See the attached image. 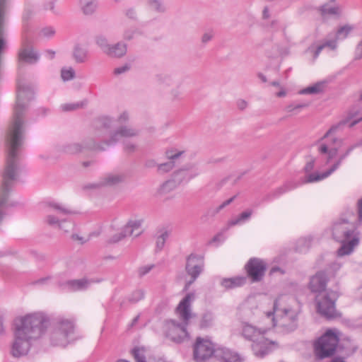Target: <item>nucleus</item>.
Masks as SVG:
<instances>
[{"mask_svg":"<svg viewBox=\"0 0 362 362\" xmlns=\"http://www.w3.org/2000/svg\"><path fill=\"white\" fill-rule=\"evenodd\" d=\"M124 151L128 153H134L136 149V145L131 141H123Z\"/></svg>","mask_w":362,"mask_h":362,"instance_id":"obj_51","label":"nucleus"},{"mask_svg":"<svg viewBox=\"0 0 362 362\" xmlns=\"http://www.w3.org/2000/svg\"><path fill=\"white\" fill-rule=\"evenodd\" d=\"M184 151H177V149L170 148L165 151L166 157L171 160L176 161L182 154Z\"/></svg>","mask_w":362,"mask_h":362,"instance_id":"obj_44","label":"nucleus"},{"mask_svg":"<svg viewBox=\"0 0 362 362\" xmlns=\"http://www.w3.org/2000/svg\"><path fill=\"white\" fill-rule=\"evenodd\" d=\"M86 150L105 151V148L102 144L97 143L93 137H88L81 143L71 142L66 144L62 146V151L71 155L79 153Z\"/></svg>","mask_w":362,"mask_h":362,"instance_id":"obj_10","label":"nucleus"},{"mask_svg":"<svg viewBox=\"0 0 362 362\" xmlns=\"http://www.w3.org/2000/svg\"><path fill=\"white\" fill-rule=\"evenodd\" d=\"M148 3L151 9L163 13L165 8L163 3L160 0H148Z\"/></svg>","mask_w":362,"mask_h":362,"instance_id":"obj_46","label":"nucleus"},{"mask_svg":"<svg viewBox=\"0 0 362 362\" xmlns=\"http://www.w3.org/2000/svg\"><path fill=\"white\" fill-rule=\"evenodd\" d=\"M100 280L88 279L83 278L81 279H74L66 281L60 285L62 289L68 291H78L86 290L91 284L100 282Z\"/></svg>","mask_w":362,"mask_h":362,"instance_id":"obj_20","label":"nucleus"},{"mask_svg":"<svg viewBox=\"0 0 362 362\" xmlns=\"http://www.w3.org/2000/svg\"><path fill=\"white\" fill-rule=\"evenodd\" d=\"M199 175L198 168L194 163H189L185 165L182 168L175 170L172 174V177L178 185L182 183H187L192 179L196 177Z\"/></svg>","mask_w":362,"mask_h":362,"instance_id":"obj_13","label":"nucleus"},{"mask_svg":"<svg viewBox=\"0 0 362 362\" xmlns=\"http://www.w3.org/2000/svg\"><path fill=\"white\" fill-rule=\"evenodd\" d=\"M49 324V319L43 313L28 314L15 319L13 333L35 341L45 334Z\"/></svg>","mask_w":362,"mask_h":362,"instance_id":"obj_2","label":"nucleus"},{"mask_svg":"<svg viewBox=\"0 0 362 362\" xmlns=\"http://www.w3.org/2000/svg\"><path fill=\"white\" fill-rule=\"evenodd\" d=\"M346 122L342 121L340 123H339L337 125L332 126L324 135V136L321 139V141L327 139L330 134H332L333 132H334L337 129H338L341 126L345 125Z\"/></svg>","mask_w":362,"mask_h":362,"instance_id":"obj_52","label":"nucleus"},{"mask_svg":"<svg viewBox=\"0 0 362 362\" xmlns=\"http://www.w3.org/2000/svg\"><path fill=\"white\" fill-rule=\"evenodd\" d=\"M144 166L147 168H153L156 166L158 167V164L156 163V160L153 159H148L144 163Z\"/></svg>","mask_w":362,"mask_h":362,"instance_id":"obj_63","label":"nucleus"},{"mask_svg":"<svg viewBox=\"0 0 362 362\" xmlns=\"http://www.w3.org/2000/svg\"><path fill=\"white\" fill-rule=\"evenodd\" d=\"M247 276L252 282H259L263 279L267 271V264L262 259L252 257L245 266Z\"/></svg>","mask_w":362,"mask_h":362,"instance_id":"obj_12","label":"nucleus"},{"mask_svg":"<svg viewBox=\"0 0 362 362\" xmlns=\"http://www.w3.org/2000/svg\"><path fill=\"white\" fill-rule=\"evenodd\" d=\"M136 362H146L144 348L135 347L132 351Z\"/></svg>","mask_w":362,"mask_h":362,"instance_id":"obj_42","label":"nucleus"},{"mask_svg":"<svg viewBox=\"0 0 362 362\" xmlns=\"http://www.w3.org/2000/svg\"><path fill=\"white\" fill-rule=\"evenodd\" d=\"M265 332V329L262 330L246 322L243 324L242 335L247 340L252 342L259 340V338H262Z\"/></svg>","mask_w":362,"mask_h":362,"instance_id":"obj_21","label":"nucleus"},{"mask_svg":"<svg viewBox=\"0 0 362 362\" xmlns=\"http://www.w3.org/2000/svg\"><path fill=\"white\" fill-rule=\"evenodd\" d=\"M339 143L341 144L342 143L341 139H338L337 138H332L330 142L328 143H322L320 144L318 151L322 154H327V163L329 162L332 158H333L337 153L338 149L336 147H332V144Z\"/></svg>","mask_w":362,"mask_h":362,"instance_id":"obj_24","label":"nucleus"},{"mask_svg":"<svg viewBox=\"0 0 362 362\" xmlns=\"http://www.w3.org/2000/svg\"><path fill=\"white\" fill-rule=\"evenodd\" d=\"M73 57L78 63H83L88 57V50L79 45L74 47Z\"/></svg>","mask_w":362,"mask_h":362,"instance_id":"obj_30","label":"nucleus"},{"mask_svg":"<svg viewBox=\"0 0 362 362\" xmlns=\"http://www.w3.org/2000/svg\"><path fill=\"white\" fill-rule=\"evenodd\" d=\"M214 321V314L211 312L207 311L202 315L199 326L202 329L209 328L213 325Z\"/></svg>","mask_w":362,"mask_h":362,"instance_id":"obj_33","label":"nucleus"},{"mask_svg":"<svg viewBox=\"0 0 362 362\" xmlns=\"http://www.w3.org/2000/svg\"><path fill=\"white\" fill-rule=\"evenodd\" d=\"M247 282L246 276H235L232 278H224L221 281V285L226 289H233L245 285Z\"/></svg>","mask_w":362,"mask_h":362,"instance_id":"obj_27","label":"nucleus"},{"mask_svg":"<svg viewBox=\"0 0 362 362\" xmlns=\"http://www.w3.org/2000/svg\"><path fill=\"white\" fill-rule=\"evenodd\" d=\"M61 76L64 81H69L74 78L75 71L72 68L69 69H62Z\"/></svg>","mask_w":362,"mask_h":362,"instance_id":"obj_50","label":"nucleus"},{"mask_svg":"<svg viewBox=\"0 0 362 362\" xmlns=\"http://www.w3.org/2000/svg\"><path fill=\"white\" fill-rule=\"evenodd\" d=\"M141 220H130L122 229L121 233L124 235V238L127 236L134 235L138 237L141 235V231L139 230L141 226Z\"/></svg>","mask_w":362,"mask_h":362,"instance_id":"obj_25","label":"nucleus"},{"mask_svg":"<svg viewBox=\"0 0 362 362\" xmlns=\"http://www.w3.org/2000/svg\"><path fill=\"white\" fill-rule=\"evenodd\" d=\"M127 52V45L122 42H119L115 45H110L105 54L111 58L119 59L123 57Z\"/></svg>","mask_w":362,"mask_h":362,"instance_id":"obj_26","label":"nucleus"},{"mask_svg":"<svg viewBox=\"0 0 362 362\" xmlns=\"http://www.w3.org/2000/svg\"><path fill=\"white\" fill-rule=\"evenodd\" d=\"M216 349L214 344L208 339L197 337L193 346L194 359L197 362H205L211 356L216 358Z\"/></svg>","mask_w":362,"mask_h":362,"instance_id":"obj_8","label":"nucleus"},{"mask_svg":"<svg viewBox=\"0 0 362 362\" xmlns=\"http://www.w3.org/2000/svg\"><path fill=\"white\" fill-rule=\"evenodd\" d=\"M325 83L317 82L313 86L307 87L300 91V94H317L322 93L324 90Z\"/></svg>","mask_w":362,"mask_h":362,"instance_id":"obj_34","label":"nucleus"},{"mask_svg":"<svg viewBox=\"0 0 362 362\" xmlns=\"http://www.w3.org/2000/svg\"><path fill=\"white\" fill-rule=\"evenodd\" d=\"M40 59L39 53L34 49L32 40L26 35L23 37L21 48L18 53L19 62L35 64Z\"/></svg>","mask_w":362,"mask_h":362,"instance_id":"obj_11","label":"nucleus"},{"mask_svg":"<svg viewBox=\"0 0 362 362\" xmlns=\"http://www.w3.org/2000/svg\"><path fill=\"white\" fill-rule=\"evenodd\" d=\"M14 340L11 346V354L14 358L25 356L29 352L33 340L13 333Z\"/></svg>","mask_w":362,"mask_h":362,"instance_id":"obj_14","label":"nucleus"},{"mask_svg":"<svg viewBox=\"0 0 362 362\" xmlns=\"http://www.w3.org/2000/svg\"><path fill=\"white\" fill-rule=\"evenodd\" d=\"M144 298L143 290H136L128 297V300L132 303H136Z\"/></svg>","mask_w":362,"mask_h":362,"instance_id":"obj_43","label":"nucleus"},{"mask_svg":"<svg viewBox=\"0 0 362 362\" xmlns=\"http://www.w3.org/2000/svg\"><path fill=\"white\" fill-rule=\"evenodd\" d=\"M325 49V47L323 45V44L322 43L321 45H319L316 47H315L314 45H311L308 48V52H313V59H316L320 54L321 53L322 50Z\"/></svg>","mask_w":362,"mask_h":362,"instance_id":"obj_49","label":"nucleus"},{"mask_svg":"<svg viewBox=\"0 0 362 362\" xmlns=\"http://www.w3.org/2000/svg\"><path fill=\"white\" fill-rule=\"evenodd\" d=\"M95 43L100 48L102 52L105 54L107 49L110 48L107 39L103 35H98L95 37Z\"/></svg>","mask_w":362,"mask_h":362,"instance_id":"obj_38","label":"nucleus"},{"mask_svg":"<svg viewBox=\"0 0 362 362\" xmlns=\"http://www.w3.org/2000/svg\"><path fill=\"white\" fill-rule=\"evenodd\" d=\"M78 5L84 15L91 16L96 11L98 2V0H78Z\"/></svg>","mask_w":362,"mask_h":362,"instance_id":"obj_28","label":"nucleus"},{"mask_svg":"<svg viewBox=\"0 0 362 362\" xmlns=\"http://www.w3.org/2000/svg\"><path fill=\"white\" fill-rule=\"evenodd\" d=\"M214 35V32L212 30H209L204 33L202 36V42L203 44H206L213 39Z\"/></svg>","mask_w":362,"mask_h":362,"instance_id":"obj_55","label":"nucleus"},{"mask_svg":"<svg viewBox=\"0 0 362 362\" xmlns=\"http://www.w3.org/2000/svg\"><path fill=\"white\" fill-rule=\"evenodd\" d=\"M87 102L83 101L81 103H69V104H64L62 105V108L64 111H72L74 110H77L80 107H82L85 105H86Z\"/></svg>","mask_w":362,"mask_h":362,"instance_id":"obj_47","label":"nucleus"},{"mask_svg":"<svg viewBox=\"0 0 362 362\" xmlns=\"http://www.w3.org/2000/svg\"><path fill=\"white\" fill-rule=\"evenodd\" d=\"M175 165V161L169 160V161L158 165V172L159 173H165L170 171Z\"/></svg>","mask_w":362,"mask_h":362,"instance_id":"obj_41","label":"nucleus"},{"mask_svg":"<svg viewBox=\"0 0 362 362\" xmlns=\"http://www.w3.org/2000/svg\"><path fill=\"white\" fill-rule=\"evenodd\" d=\"M252 214V210L247 209V210L242 212L238 217L229 221L228 226H233L244 223L250 218Z\"/></svg>","mask_w":362,"mask_h":362,"instance_id":"obj_32","label":"nucleus"},{"mask_svg":"<svg viewBox=\"0 0 362 362\" xmlns=\"http://www.w3.org/2000/svg\"><path fill=\"white\" fill-rule=\"evenodd\" d=\"M329 281V277L326 271H318L310 276L308 288L312 293H317L315 303L317 313L329 320L339 316L335 303L339 295L332 289H326Z\"/></svg>","mask_w":362,"mask_h":362,"instance_id":"obj_1","label":"nucleus"},{"mask_svg":"<svg viewBox=\"0 0 362 362\" xmlns=\"http://www.w3.org/2000/svg\"><path fill=\"white\" fill-rule=\"evenodd\" d=\"M237 195H235L233 197H232L231 198L226 200L225 202H223L221 205H219L218 206L214 208V209H210L209 211H208V214L210 215V216H215L216 214H217L221 210H222L223 208H225L226 206L229 205L230 203H232L234 199L236 198Z\"/></svg>","mask_w":362,"mask_h":362,"instance_id":"obj_40","label":"nucleus"},{"mask_svg":"<svg viewBox=\"0 0 362 362\" xmlns=\"http://www.w3.org/2000/svg\"><path fill=\"white\" fill-rule=\"evenodd\" d=\"M194 300V293H189L180 302L177 307V312L183 320L184 324L177 322L175 320H169L167 322L166 337L172 341L180 344L189 337L187 331L188 320L192 317L190 310L191 303Z\"/></svg>","mask_w":362,"mask_h":362,"instance_id":"obj_3","label":"nucleus"},{"mask_svg":"<svg viewBox=\"0 0 362 362\" xmlns=\"http://www.w3.org/2000/svg\"><path fill=\"white\" fill-rule=\"evenodd\" d=\"M356 146H358V144L349 147L346 152L339 156L338 160L325 172L322 173H315L309 174L306 177V182H317L329 176L339 167L342 160H344Z\"/></svg>","mask_w":362,"mask_h":362,"instance_id":"obj_15","label":"nucleus"},{"mask_svg":"<svg viewBox=\"0 0 362 362\" xmlns=\"http://www.w3.org/2000/svg\"><path fill=\"white\" fill-rule=\"evenodd\" d=\"M353 30V27L349 25H345L338 28L335 38L337 40L345 39L347 37L350 32Z\"/></svg>","mask_w":362,"mask_h":362,"instance_id":"obj_39","label":"nucleus"},{"mask_svg":"<svg viewBox=\"0 0 362 362\" xmlns=\"http://www.w3.org/2000/svg\"><path fill=\"white\" fill-rule=\"evenodd\" d=\"M130 69H131V66L128 64H125L124 65H123L122 66L115 68L113 71V74L117 76L120 75L122 74H124V73L129 71Z\"/></svg>","mask_w":362,"mask_h":362,"instance_id":"obj_53","label":"nucleus"},{"mask_svg":"<svg viewBox=\"0 0 362 362\" xmlns=\"http://www.w3.org/2000/svg\"><path fill=\"white\" fill-rule=\"evenodd\" d=\"M310 105L309 103H295V114L298 113L300 110L305 108Z\"/></svg>","mask_w":362,"mask_h":362,"instance_id":"obj_61","label":"nucleus"},{"mask_svg":"<svg viewBox=\"0 0 362 362\" xmlns=\"http://www.w3.org/2000/svg\"><path fill=\"white\" fill-rule=\"evenodd\" d=\"M112 119L108 117H102L95 121L94 139L102 136L112 126Z\"/></svg>","mask_w":362,"mask_h":362,"instance_id":"obj_23","label":"nucleus"},{"mask_svg":"<svg viewBox=\"0 0 362 362\" xmlns=\"http://www.w3.org/2000/svg\"><path fill=\"white\" fill-rule=\"evenodd\" d=\"M236 105H237L238 108L240 110L243 111L247 108L248 103L246 100H245L243 99H239L237 100Z\"/></svg>","mask_w":362,"mask_h":362,"instance_id":"obj_60","label":"nucleus"},{"mask_svg":"<svg viewBox=\"0 0 362 362\" xmlns=\"http://www.w3.org/2000/svg\"><path fill=\"white\" fill-rule=\"evenodd\" d=\"M296 187V184L293 182H286L284 185L278 187L277 189H276L273 192L272 194H271V196L272 197H277L284 193H286V192L289 191V190H291L294 188Z\"/></svg>","mask_w":362,"mask_h":362,"instance_id":"obj_35","label":"nucleus"},{"mask_svg":"<svg viewBox=\"0 0 362 362\" xmlns=\"http://www.w3.org/2000/svg\"><path fill=\"white\" fill-rule=\"evenodd\" d=\"M319 11L322 16H339L341 10L339 6H329L328 4H325L319 8Z\"/></svg>","mask_w":362,"mask_h":362,"instance_id":"obj_31","label":"nucleus"},{"mask_svg":"<svg viewBox=\"0 0 362 362\" xmlns=\"http://www.w3.org/2000/svg\"><path fill=\"white\" fill-rule=\"evenodd\" d=\"M179 185L176 183L174 179L171 177V178L165 182L159 188V192L160 194H167L170 192L176 189Z\"/></svg>","mask_w":362,"mask_h":362,"instance_id":"obj_36","label":"nucleus"},{"mask_svg":"<svg viewBox=\"0 0 362 362\" xmlns=\"http://www.w3.org/2000/svg\"><path fill=\"white\" fill-rule=\"evenodd\" d=\"M339 342L338 336L332 330H327L314 344V352L317 358L322 360L334 357Z\"/></svg>","mask_w":362,"mask_h":362,"instance_id":"obj_7","label":"nucleus"},{"mask_svg":"<svg viewBox=\"0 0 362 362\" xmlns=\"http://www.w3.org/2000/svg\"><path fill=\"white\" fill-rule=\"evenodd\" d=\"M153 267V265H148V266H144V267H140L139 269V276H143L146 275L152 269Z\"/></svg>","mask_w":362,"mask_h":362,"instance_id":"obj_58","label":"nucleus"},{"mask_svg":"<svg viewBox=\"0 0 362 362\" xmlns=\"http://www.w3.org/2000/svg\"><path fill=\"white\" fill-rule=\"evenodd\" d=\"M158 85L162 86H171L175 84V76L170 73H160L156 76Z\"/></svg>","mask_w":362,"mask_h":362,"instance_id":"obj_29","label":"nucleus"},{"mask_svg":"<svg viewBox=\"0 0 362 362\" xmlns=\"http://www.w3.org/2000/svg\"><path fill=\"white\" fill-rule=\"evenodd\" d=\"M337 40L336 38L334 40H326L322 44L325 47H329L332 50H335L337 47Z\"/></svg>","mask_w":362,"mask_h":362,"instance_id":"obj_54","label":"nucleus"},{"mask_svg":"<svg viewBox=\"0 0 362 362\" xmlns=\"http://www.w3.org/2000/svg\"><path fill=\"white\" fill-rule=\"evenodd\" d=\"M48 206L53 209L57 213V215L50 214L46 217V222L52 226H57L59 227L61 219L64 218V216L74 214L72 210L59 203L49 202Z\"/></svg>","mask_w":362,"mask_h":362,"instance_id":"obj_17","label":"nucleus"},{"mask_svg":"<svg viewBox=\"0 0 362 362\" xmlns=\"http://www.w3.org/2000/svg\"><path fill=\"white\" fill-rule=\"evenodd\" d=\"M124 174H107L103 177L98 182L90 184L86 186L87 189L100 188L101 187H112L117 185L125 180Z\"/></svg>","mask_w":362,"mask_h":362,"instance_id":"obj_19","label":"nucleus"},{"mask_svg":"<svg viewBox=\"0 0 362 362\" xmlns=\"http://www.w3.org/2000/svg\"><path fill=\"white\" fill-rule=\"evenodd\" d=\"M75 329L74 322L64 317H57L54 322L50 334V341L54 346H65Z\"/></svg>","mask_w":362,"mask_h":362,"instance_id":"obj_5","label":"nucleus"},{"mask_svg":"<svg viewBox=\"0 0 362 362\" xmlns=\"http://www.w3.org/2000/svg\"><path fill=\"white\" fill-rule=\"evenodd\" d=\"M170 231L164 230L156 239V251H160L165 246L166 240L170 235Z\"/></svg>","mask_w":362,"mask_h":362,"instance_id":"obj_37","label":"nucleus"},{"mask_svg":"<svg viewBox=\"0 0 362 362\" xmlns=\"http://www.w3.org/2000/svg\"><path fill=\"white\" fill-rule=\"evenodd\" d=\"M276 347L275 341H268L264 334L259 340L255 341L252 344V349L255 356L263 358Z\"/></svg>","mask_w":362,"mask_h":362,"instance_id":"obj_18","label":"nucleus"},{"mask_svg":"<svg viewBox=\"0 0 362 362\" xmlns=\"http://www.w3.org/2000/svg\"><path fill=\"white\" fill-rule=\"evenodd\" d=\"M74 224L66 218H62L59 224V228L63 230L65 233H69L73 230Z\"/></svg>","mask_w":362,"mask_h":362,"instance_id":"obj_45","label":"nucleus"},{"mask_svg":"<svg viewBox=\"0 0 362 362\" xmlns=\"http://www.w3.org/2000/svg\"><path fill=\"white\" fill-rule=\"evenodd\" d=\"M279 300L277 299L274 303V312L269 313L268 316L273 315V325L281 327L286 332H293L298 327V315L291 308H279Z\"/></svg>","mask_w":362,"mask_h":362,"instance_id":"obj_6","label":"nucleus"},{"mask_svg":"<svg viewBox=\"0 0 362 362\" xmlns=\"http://www.w3.org/2000/svg\"><path fill=\"white\" fill-rule=\"evenodd\" d=\"M315 159H311L309 162L305 165L304 170L305 173H310L314 168Z\"/></svg>","mask_w":362,"mask_h":362,"instance_id":"obj_64","label":"nucleus"},{"mask_svg":"<svg viewBox=\"0 0 362 362\" xmlns=\"http://www.w3.org/2000/svg\"><path fill=\"white\" fill-rule=\"evenodd\" d=\"M139 135V131L132 127L122 125L117 128L110 136V138L104 140L102 143L107 146L116 144L121 138H132Z\"/></svg>","mask_w":362,"mask_h":362,"instance_id":"obj_16","label":"nucleus"},{"mask_svg":"<svg viewBox=\"0 0 362 362\" xmlns=\"http://www.w3.org/2000/svg\"><path fill=\"white\" fill-rule=\"evenodd\" d=\"M362 58V40L358 43L355 49V59H361Z\"/></svg>","mask_w":362,"mask_h":362,"instance_id":"obj_56","label":"nucleus"},{"mask_svg":"<svg viewBox=\"0 0 362 362\" xmlns=\"http://www.w3.org/2000/svg\"><path fill=\"white\" fill-rule=\"evenodd\" d=\"M333 238L341 244L337 250L339 256L350 255L359 244V237L353 220L341 218L333 225Z\"/></svg>","mask_w":362,"mask_h":362,"instance_id":"obj_4","label":"nucleus"},{"mask_svg":"<svg viewBox=\"0 0 362 362\" xmlns=\"http://www.w3.org/2000/svg\"><path fill=\"white\" fill-rule=\"evenodd\" d=\"M124 238V235L122 234L121 231L117 234H115L111 237V238L108 240L109 243H116L119 241L122 240Z\"/></svg>","mask_w":362,"mask_h":362,"instance_id":"obj_57","label":"nucleus"},{"mask_svg":"<svg viewBox=\"0 0 362 362\" xmlns=\"http://www.w3.org/2000/svg\"><path fill=\"white\" fill-rule=\"evenodd\" d=\"M358 208V218L357 221L361 223H362V198L358 201L357 204Z\"/></svg>","mask_w":362,"mask_h":362,"instance_id":"obj_59","label":"nucleus"},{"mask_svg":"<svg viewBox=\"0 0 362 362\" xmlns=\"http://www.w3.org/2000/svg\"><path fill=\"white\" fill-rule=\"evenodd\" d=\"M204 266V257L202 255L194 253L190 254L186 259L185 271L190 276V280L185 286L184 290L187 291L190 285L195 281L202 272Z\"/></svg>","mask_w":362,"mask_h":362,"instance_id":"obj_9","label":"nucleus"},{"mask_svg":"<svg viewBox=\"0 0 362 362\" xmlns=\"http://www.w3.org/2000/svg\"><path fill=\"white\" fill-rule=\"evenodd\" d=\"M216 358L219 362H243L238 354L224 347L216 348Z\"/></svg>","mask_w":362,"mask_h":362,"instance_id":"obj_22","label":"nucleus"},{"mask_svg":"<svg viewBox=\"0 0 362 362\" xmlns=\"http://www.w3.org/2000/svg\"><path fill=\"white\" fill-rule=\"evenodd\" d=\"M41 32L45 37H51L54 34V30L52 28H45L42 29Z\"/></svg>","mask_w":362,"mask_h":362,"instance_id":"obj_62","label":"nucleus"},{"mask_svg":"<svg viewBox=\"0 0 362 362\" xmlns=\"http://www.w3.org/2000/svg\"><path fill=\"white\" fill-rule=\"evenodd\" d=\"M312 238L310 237H305L300 238L298 242V250L300 252L303 251V247L308 249L310 247Z\"/></svg>","mask_w":362,"mask_h":362,"instance_id":"obj_48","label":"nucleus"}]
</instances>
